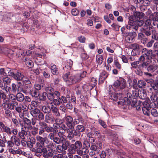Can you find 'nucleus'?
<instances>
[{
	"label": "nucleus",
	"mask_w": 158,
	"mask_h": 158,
	"mask_svg": "<svg viewBox=\"0 0 158 158\" xmlns=\"http://www.w3.org/2000/svg\"><path fill=\"white\" fill-rule=\"evenodd\" d=\"M132 14L130 17V21L128 22V25L126 26V28L130 29L136 24L139 27L143 26L144 22L141 19L144 16V14L142 12L136 11L133 13H132Z\"/></svg>",
	"instance_id": "obj_1"
},
{
	"label": "nucleus",
	"mask_w": 158,
	"mask_h": 158,
	"mask_svg": "<svg viewBox=\"0 0 158 158\" xmlns=\"http://www.w3.org/2000/svg\"><path fill=\"white\" fill-rule=\"evenodd\" d=\"M131 47L133 49H129L132 56H134L138 55L140 52L142 46L139 45L137 43L132 44H131Z\"/></svg>",
	"instance_id": "obj_2"
},
{
	"label": "nucleus",
	"mask_w": 158,
	"mask_h": 158,
	"mask_svg": "<svg viewBox=\"0 0 158 158\" xmlns=\"http://www.w3.org/2000/svg\"><path fill=\"white\" fill-rule=\"evenodd\" d=\"M142 54L147 60H151L155 57V55L153 54V51L152 50H148L146 48H143Z\"/></svg>",
	"instance_id": "obj_3"
},
{
	"label": "nucleus",
	"mask_w": 158,
	"mask_h": 158,
	"mask_svg": "<svg viewBox=\"0 0 158 158\" xmlns=\"http://www.w3.org/2000/svg\"><path fill=\"white\" fill-rule=\"evenodd\" d=\"M137 35V34L136 32L133 31L129 32L128 34H126V35L124 36L125 37V41L129 43L133 42L136 36Z\"/></svg>",
	"instance_id": "obj_4"
},
{
	"label": "nucleus",
	"mask_w": 158,
	"mask_h": 158,
	"mask_svg": "<svg viewBox=\"0 0 158 158\" xmlns=\"http://www.w3.org/2000/svg\"><path fill=\"white\" fill-rule=\"evenodd\" d=\"M141 31L147 37L150 36L153 32L151 27L148 26H143V27L141 28Z\"/></svg>",
	"instance_id": "obj_5"
},
{
	"label": "nucleus",
	"mask_w": 158,
	"mask_h": 158,
	"mask_svg": "<svg viewBox=\"0 0 158 158\" xmlns=\"http://www.w3.org/2000/svg\"><path fill=\"white\" fill-rule=\"evenodd\" d=\"M127 89H124L122 90H119V97H120V94L123 95V97H127L128 98L127 101L129 102L131 100H132V96L131 94L129 92H127Z\"/></svg>",
	"instance_id": "obj_6"
},
{
	"label": "nucleus",
	"mask_w": 158,
	"mask_h": 158,
	"mask_svg": "<svg viewBox=\"0 0 158 158\" xmlns=\"http://www.w3.org/2000/svg\"><path fill=\"white\" fill-rule=\"evenodd\" d=\"M128 98L127 97H123V95L120 94V97H119V105L124 106L123 108H126V105L128 104V102L127 101Z\"/></svg>",
	"instance_id": "obj_7"
},
{
	"label": "nucleus",
	"mask_w": 158,
	"mask_h": 158,
	"mask_svg": "<svg viewBox=\"0 0 158 158\" xmlns=\"http://www.w3.org/2000/svg\"><path fill=\"white\" fill-rule=\"evenodd\" d=\"M81 81V78H79L78 74L76 75H72L69 77V83H76L79 82Z\"/></svg>",
	"instance_id": "obj_8"
},
{
	"label": "nucleus",
	"mask_w": 158,
	"mask_h": 158,
	"mask_svg": "<svg viewBox=\"0 0 158 158\" xmlns=\"http://www.w3.org/2000/svg\"><path fill=\"white\" fill-rule=\"evenodd\" d=\"M65 120L66 121V124L70 130L72 129L73 127L72 122L73 121V118L70 116H67L65 117Z\"/></svg>",
	"instance_id": "obj_9"
},
{
	"label": "nucleus",
	"mask_w": 158,
	"mask_h": 158,
	"mask_svg": "<svg viewBox=\"0 0 158 158\" xmlns=\"http://www.w3.org/2000/svg\"><path fill=\"white\" fill-rule=\"evenodd\" d=\"M126 85L125 80L122 77H119V90L126 89Z\"/></svg>",
	"instance_id": "obj_10"
},
{
	"label": "nucleus",
	"mask_w": 158,
	"mask_h": 158,
	"mask_svg": "<svg viewBox=\"0 0 158 158\" xmlns=\"http://www.w3.org/2000/svg\"><path fill=\"white\" fill-rule=\"evenodd\" d=\"M2 100L3 102V105L5 103L7 105V102L8 101V99L7 98V96L5 92H0V103L1 100Z\"/></svg>",
	"instance_id": "obj_11"
},
{
	"label": "nucleus",
	"mask_w": 158,
	"mask_h": 158,
	"mask_svg": "<svg viewBox=\"0 0 158 158\" xmlns=\"http://www.w3.org/2000/svg\"><path fill=\"white\" fill-rule=\"evenodd\" d=\"M23 75L18 71L15 72L13 78L17 81H21L23 77Z\"/></svg>",
	"instance_id": "obj_12"
},
{
	"label": "nucleus",
	"mask_w": 158,
	"mask_h": 158,
	"mask_svg": "<svg viewBox=\"0 0 158 158\" xmlns=\"http://www.w3.org/2000/svg\"><path fill=\"white\" fill-rule=\"evenodd\" d=\"M129 9H128L125 6H124L123 7H121L120 8V11L121 12L123 11H127V10H129L132 11V13H133V12H135L136 11V8L135 7L132 5H131L129 6Z\"/></svg>",
	"instance_id": "obj_13"
},
{
	"label": "nucleus",
	"mask_w": 158,
	"mask_h": 158,
	"mask_svg": "<svg viewBox=\"0 0 158 158\" xmlns=\"http://www.w3.org/2000/svg\"><path fill=\"white\" fill-rule=\"evenodd\" d=\"M11 140L13 142L14 144L17 146H19L20 145V140L16 136L13 135L11 137Z\"/></svg>",
	"instance_id": "obj_14"
},
{
	"label": "nucleus",
	"mask_w": 158,
	"mask_h": 158,
	"mask_svg": "<svg viewBox=\"0 0 158 158\" xmlns=\"http://www.w3.org/2000/svg\"><path fill=\"white\" fill-rule=\"evenodd\" d=\"M150 18L153 22H158V12H156L150 15Z\"/></svg>",
	"instance_id": "obj_15"
},
{
	"label": "nucleus",
	"mask_w": 158,
	"mask_h": 158,
	"mask_svg": "<svg viewBox=\"0 0 158 158\" xmlns=\"http://www.w3.org/2000/svg\"><path fill=\"white\" fill-rule=\"evenodd\" d=\"M109 98L112 100H113L114 101H117L118 98V93L117 92H114L112 93L111 94L109 92Z\"/></svg>",
	"instance_id": "obj_16"
},
{
	"label": "nucleus",
	"mask_w": 158,
	"mask_h": 158,
	"mask_svg": "<svg viewBox=\"0 0 158 158\" xmlns=\"http://www.w3.org/2000/svg\"><path fill=\"white\" fill-rule=\"evenodd\" d=\"M97 81L95 78L92 77L89 82V86L90 87V90L92 89L97 85Z\"/></svg>",
	"instance_id": "obj_17"
},
{
	"label": "nucleus",
	"mask_w": 158,
	"mask_h": 158,
	"mask_svg": "<svg viewBox=\"0 0 158 158\" xmlns=\"http://www.w3.org/2000/svg\"><path fill=\"white\" fill-rule=\"evenodd\" d=\"M17 100L20 102H22L24 100V96L23 94L21 93H18L16 96Z\"/></svg>",
	"instance_id": "obj_18"
},
{
	"label": "nucleus",
	"mask_w": 158,
	"mask_h": 158,
	"mask_svg": "<svg viewBox=\"0 0 158 158\" xmlns=\"http://www.w3.org/2000/svg\"><path fill=\"white\" fill-rule=\"evenodd\" d=\"M147 85L146 82L142 80H139L137 83L138 86L140 88L143 89Z\"/></svg>",
	"instance_id": "obj_19"
},
{
	"label": "nucleus",
	"mask_w": 158,
	"mask_h": 158,
	"mask_svg": "<svg viewBox=\"0 0 158 158\" xmlns=\"http://www.w3.org/2000/svg\"><path fill=\"white\" fill-rule=\"evenodd\" d=\"M108 76V74L105 72H103L100 75L99 78V81H101L102 82H103L106 79Z\"/></svg>",
	"instance_id": "obj_20"
},
{
	"label": "nucleus",
	"mask_w": 158,
	"mask_h": 158,
	"mask_svg": "<svg viewBox=\"0 0 158 158\" xmlns=\"http://www.w3.org/2000/svg\"><path fill=\"white\" fill-rule=\"evenodd\" d=\"M149 65V62L148 61H146L142 62V63L139 64V69H142L147 68Z\"/></svg>",
	"instance_id": "obj_21"
},
{
	"label": "nucleus",
	"mask_w": 158,
	"mask_h": 158,
	"mask_svg": "<svg viewBox=\"0 0 158 158\" xmlns=\"http://www.w3.org/2000/svg\"><path fill=\"white\" fill-rule=\"evenodd\" d=\"M137 100L135 98H133L132 100L128 102V105H131V106L135 107L138 105Z\"/></svg>",
	"instance_id": "obj_22"
},
{
	"label": "nucleus",
	"mask_w": 158,
	"mask_h": 158,
	"mask_svg": "<svg viewBox=\"0 0 158 158\" xmlns=\"http://www.w3.org/2000/svg\"><path fill=\"white\" fill-rule=\"evenodd\" d=\"M157 69L156 66L155 64H151L148 67L147 69L149 73H153Z\"/></svg>",
	"instance_id": "obj_23"
},
{
	"label": "nucleus",
	"mask_w": 158,
	"mask_h": 158,
	"mask_svg": "<svg viewBox=\"0 0 158 158\" xmlns=\"http://www.w3.org/2000/svg\"><path fill=\"white\" fill-rule=\"evenodd\" d=\"M59 130L62 131V133H65L66 131H67L68 133L69 132V129H70L69 128H68L64 124H62L60 126H59Z\"/></svg>",
	"instance_id": "obj_24"
},
{
	"label": "nucleus",
	"mask_w": 158,
	"mask_h": 158,
	"mask_svg": "<svg viewBox=\"0 0 158 158\" xmlns=\"http://www.w3.org/2000/svg\"><path fill=\"white\" fill-rule=\"evenodd\" d=\"M139 63V60L135 61L131 63V69L132 70H133L134 69H137L139 68V65H138Z\"/></svg>",
	"instance_id": "obj_25"
},
{
	"label": "nucleus",
	"mask_w": 158,
	"mask_h": 158,
	"mask_svg": "<svg viewBox=\"0 0 158 158\" xmlns=\"http://www.w3.org/2000/svg\"><path fill=\"white\" fill-rule=\"evenodd\" d=\"M58 127L57 126H54V127H50V126H48L44 128L45 130L48 132H51L54 131L55 130H57Z\"/></svg>",
	"instance_id": "obj_26"
},
{
	"label": "nucleus",
	"mask_w": 158,
	"mask_h": 158,
	"mask_svg": "<svg viewBox=\"0 0 158 158\" xmlns=\"http://www.w3.org/2000/svg\"><path fill=\"white\" fill-rule=\"evenodd\" d=\"M112 87L113 88L114 92H117L118 91V80L115 81L112 85Z\"/></svg>",
	"instance_id": "obj_27"
},
{
	"label": "nucleus",
	"mask_w": 158,
	"mask_h": 158,
	"mask_svg": "<svg viewBox=\"0 0 158 158\" xmlns=\"http://www.w3.org/2000/svg\"><path fill=\"white\" fill-rule=\"evenodd\" d=\"M5 85H8L11 82V79L7 75L2 79Z\"/></svg>",
	"instance_id": "obj_28"
},
{
	"label": "nucleus",
	"mask_w": 158,
	"mask_h": 158,
	"mask_svg": "<svg viewBox=\"0 0 158 158\" xmlns=\"http://www.w3.org/2000/svg\"><path fill=\"white\" fill-rule=\"evenodd\" d=\"M51 109L52 112L54 113L56 116H59L60 115V114L58 111V109L57 107H54L53 106H52L51 107Z\"/></svg>",
	"instance_id": "obj_29"
},
{
	"label": "nucleus",
	"mask_w": 158,
	"mask_h": 158,
	"mask_svg": "<svg viewBox=\"0 0 158 158\" xmlns=\"http://www.w3.org/2000/svg\"><path fill=\"white\" fill-rule=\"evenodd\" d=\"M70 145V142L68 140L65 141L63 143L62 145V149L66 150L69 147Z\"/></svg>",
	"instance_id": "obj_30"
},
{
	"label": "nucleus",
	"mask_w": 158,
	"mask_h": 158,
	"mask_svg": "<svg viewBox=\"0 0 158 158\" xmlns=\"http://www.w3.org/2000/svg\"><path fill=\"white\" fill-rule=\"evenodd\" d=\"M77 150V149L75 148L73 144L71 145L69 149V151L70 154H74Z\"/></svg>",
	"instance_id": "obj_31"
},
{
	"label": "nucleus",
	"mask_w": 158,
	"mask_h": 158,
	"mask_svg": "<svg viewBox=\"0 0 158 158\" xmlns=\"http://www.w3.org/2000/svg\"><path fill=\"white\" fill-rule=\"evenodd\" d=\"M51 70L52 73L54 75H57L59 73L58 69L55 65L51 66Z\"/></svg>",
	"instance_id": "obj_32"
},
{
	"label": "nucleus",
	"mask_w": 158,
	"mask_h": 158,
	"mask_svg": "<svg viewBox=\"0 0 158 158\" xmlns=\"http://www.w3.org/2000/svg\"><path fill=\"white\" fill-rule=\"evenodd\" d=\"M9 109L11 110H13L14 109L15 107L18 105V103L17 102H14L11 103H9L8 102H7V105Z\"/></svg>",
	"instance_id": "obj_33"
},
{
	"label": "nucleus",
	"mask_w": 158,
	"mask_h": 158,
	"mask_svg": "<svg viewBox=\"0 0 158 158\" xmlns=\"http://www.w3.org/2000/svg\"><path fill=\"white\" fill-rule=\"evenodd\" d=\"M150 85L154 90L157 91L158 90V80H156L155 81H154L153 83L150 84Z\"/></svg>",
	"instance_id": "obj_34"
},
{
	"label": "nucleus",
	"mask_w": 158,
	"mask_h": 158,
	"mask_svg": "<svg viewBox=\"0 0 158 158\" xmlns=\"http://www.w3.org/2000/svg\"><path fill=\"white\" fill-rule=\"evenodd\" d=\"M46 96L48 97V94L46 92H44L42 94H39V96L40 100L43 101L46 100Z\"/></svg>",
	"instance_id": "obj_35"
},
{
	"label": "nucleus",
	"mask_w": 158,
	"mask_h": 158,
	"mask_svg": "<svg viewBox=\"0 0 158 158\" xmlns=\"http://www.w3.org/2000/svg\"><path fill=\"white\" fill-rule=\"evenodd\" d=\"M42 111L45 113L49 114L51 111V109L49 106H43L42 107Z\"/></svg>",
	"instance_id": "obj_36"
},
{
	"label": "nucleus",
	"mask_w": 158,
	"mask_h": 158,
	"mask_svg": "<svg viewBox=\"0 0 158 158\" xmlns=\"http://www.w3.org/2000/svg\"><path fill=\"white\" fill-rule=\"evenodd\" d=\"M23 121L26 124L29 126L28 128L29 129H31L32 128V126H31V122L30 119L27 118H24L23 119Z\"/></svg>",
	"instance_id": "obj_37"
},
{
	"label": "nucleus",
	"mask_w": 158,
	"mask_h": 158,
	"mask_svg": "<svg viewBox=\"0 0 158 158\" xmlns=\"http://www.w3.org/2000/svg\"><path fill=\"white\" fill-rule=\"evenodd\" d=\"M96 59L97 62L99 64H102L103 59V56L102 55H98L96 56Z\"/></svg>",
	"instance_id": "obj_38"
},
{
	"label": "nucleus",
	"mask_w": 158,
	"mask_h": 158,
	"mask_svg": "<svg viewBox=\"0 0 158 158\" xmlns=\"http://www.w3.org/2000/svg\"><path fill=\"white\" fill-rule=\"evenodd\" d=\"M58 131L57 130H55L54 131H53V132H51L48 136V137L51 140H53L54 139V138L56 135V133L58 132Z\"/></svg>",
	"instance_id": "obj_39"
},
{
	"label": "nucleus",
	"mask_w": 158,
	"mask_h": 158,
	"mask_svg": "<svg viewBox=\"0 0 158 158\" xmlns=\"http://www.w3.org/2000/svg\"><path fill=\"white\" fill-rule=\"evenodd\" d=\"M76 130L80 133L85 130V128L82 125H78L76 127Z\"/></svg>",
	"instance_id": "obj_40"
},
{
	"label": "nucleus",
	"mask_w": 158,
	"mask_h": 158,
	"mask_svg": "<svg viewBox=\"0 0 158 158\" xmlns=\"http://www.w3.org/2000/svg\"><path fill=\"white\" fill-rule=\"evenodd\" d=\"M29 93L33 97L36 98L38 97L40 94L39 91H36V90L33 91L30 90Z\"/></svg>",
	"instance_id": "obj_41"
},
{
	"label": "nucleus",
	"mask_w": 158,
	"mask_h": 158,
	"mask_svg": "<svg viewBox=\"0 0 158 158\" xmlns=\"http://www.w3.org/2000/svg\"><path fill=\"white\" fill-rule=\"evenodd\" d=\"M24 87V89L23 90V93H26V92H28L29 91H30V90H31V85L25 84Z\"/></svg>",
	"instance_id": "obj_42"
},
{
	"label": "nucleus",
	"mask_w": 158,
	"mask_h": 158,
	"mask_svg": "<svg viewBox=\"0 0 158 158\" xmlns=\"http://www.w3.org/2000/svg\"><path fill=\"white\" fill-rule=\"evenodd\" d=\"M73 144L75 146V148H76L77 150L81 149L82 147V143L79 141H76Z\"/></svg>",
	"instance_id": "obj_43"
},
{
	"label": "nucleus",
	"mask_w": 158,
	"mask_h": 158,
	"mask_svg": "<svg viewBox=\"0 0 158 158\" xmlns=\"http://www.w3.org/2000/svg\"><path fill=\"white\" fill-rule=\"evenodd\" d=\"M53 102H54L56 105H59L60 103H62L61 97H56L55 99H54Z\"/></svg>",
	"instance_id": "obj_44"
},
{
	"label": "nucleus",
	"mask_w": 158,
	"mask_h": 158,
	"mask_svg": "<svg viewBox=\"0 0 158 158\" xmlns=\"http://www.w3.org/2000/svg\"><path fill=\"white\" fill-rule=\"evenodd\" d=\"M156 94H153L150 97L151 100L153 102H158V96Z\"/></svg>",
	"instance_id": "obj_45"
},
{
	"label": "nucleus",
	"mask_w": 158,
	"mask_h": 158,
	"mask_svg": "<svg viewBox=\"0 0 158 158\" xmlns=\"http://www.w3.org/2000/svg\"><path fill=\"white\" fill-rule=\"evenodd\" d=\"M48 98L50 101H54V99H55L56 97H55L53 92L48 94Z\"/></svg>",
	"instance_id": "obj_46"
},
{
	"label": "nucleus",
	"mask_w": 158,
	"mask_h": 158,
	"mask_svg": "<svg viewBox=\"0 0 158 158\" xmlns=\"http://www.w3.org/2000/svg\"><path fill=\"white\" fill-rule=\"evenodd\" d=\"M53 151H52V150H49V152H47V154H46V155H43V156L45 158H48L49 157H52L53 155Z\"/></svg>",
	"instance_id": "obj_47"
},
{
	"label": "nucleus",
	"mask_w": 158,
	"mask_h": 158,
	"mask_svg": "<svg viewBox=\"0 0 158 158\" xmlns=\"http://www.w3.org/2000/svg\"><path fill=\"white\" fill-rule=\"evenodd\" d=\"M73 61L71 60H69V61L67 62L65 67L68 69H70L73 65Z\"/></svg>",
	"instance_id": "obj_48"
},
{
	"label": "nucleus",
	"mask_w": 158,
	"mask_h": 158,
	"mask_svg": "<svg viewBox=\"0 0 158 158\" xmlns=\"http://www.w3.org/2000/svg\"><path fill=\"white\" fill-rule=\"evenodd\" d=\"M150 109H147L145 108H142V111L144 115L147 116H149L150 115Z\"/></svg>",
	"instance_id": "obj_49"
},
{
	"label": "nucleus",
	"mask_w": 158,
	"mask_h": 158,
	"mask_svg": "<svg viewBox=\"0 0 158 158\" xmlns=\"http://www.w3.org/2000/svg\"><path fill=\"white\" fill-rule=\"evenodd\" d=\"M82 88L84 91L85 92H86L87 91L91 90L89 84V85L85 84L82 86Z\"/></svg>",
	"instance_id": "obj_50"
},
{
	"label": "nucleus",
	"mask_w": 158,
	"mask_h": 158,
	"mask_svg": "<svg viewBox=\"0 0 158 158\" xmlns=\"http://www.w3.org/2000/svg\"><path fill=\"white\" fill-rule=\"evenodd\" d=\"M56 145L55 144V143L52 142L50 143L47 145V147L48 148H50V150H52V151H53V149L55 148H56Z\"/></svg>",
	"instance_id": "obj_51"
},
{
	"label": "nucleus",
	"mask_w": 158,
	"mask_h": 158,
	"mask_svg": "<svg viewBox=\"0 0 158 158\" xmlns=\"http://www.w3.org/2000/svg\"><path fill=\"white\" fill-rule=\"evenodd\" d=\"M72 131H69L70 133H72L74 135L77 136H80L81 135V133H80L78 131L76 130H75L74 129H72Z\"/></svg>",
	"instance_id": "obj_52"
},
{
	"label": "nucleus",
	"mask_w": 158,
	"mask_h": 158,
	"mask_svg": "<svg viewBox=\"0 0 158 158\" xmlns=\"http://www.w3.org/2000/svg\"><path fill=\"white\" fill-rule=\"evenodd\" d=\"M142 104L143 106V107L142 108H145L148 109H150L151 106L148 103L146 102H142Z\"/></svg>",
	"instance_id": "obj_53"
},
{
	"label": "nucleus",
	"mask_w": 158,
	"mask_h": 158,
	"mask_svg": "<svg viewBox=\"0 0 158 158\" xmlns=\"http://www.w3.org/2000/svg\"><path fill=\"white\" fill-rule=\"evenodd\" d=\"M45 90L47 94H49L54 92V89L51 87H48L46 88Z\"/></svg>",
	"instance_id": "obj_54"
},
{
	"label": "nucleus",
	"mask_w": 158,
	"mask_h": 158,
	"mask_svg": "<svg viewBox=\"0 0 158 158\" xmlns=\"http://www.w3.org/2000/svg\"><path fill=\"white\" fill-rule=\"evenodd\" d=\"M151 112L152 115L155 117H157L158 116V114L157 110L155 109L152 108V109L151 110Z\"/></svg>",
	"instance_id": "obj_55"
},
{
	"label": "nucleus",
	"mask_w": 158,
	"mask_h": 158,
	"mask_svg": "<svg viewBox=\"0 0 158 158\" xmlns=\"http://www.w3.org/2000/svg\"><path fill=\"white\" fill-rule=\"evenodd\" d=\"M25 63L27 66L30 68H32L34 66V63L31 60H28Z\"/></svg>",
	"instance_id": "obj_56"
},
{
	"label": "nucleus",
	"mask_w": 158,
	"mask_h": 158,
	"mask_svg": "<svg viewBox=\"0 0 158 158\" xmlns=\"http://www.w3.org/2000/svg\"><path fill=\"white\" fill-rule=\"evenodd\" d=\"M40 110L37 108H36L32 110V111L31 112V114L32 115H33L35 114H38L40 113Z\"/></svg>",
	"instance_id": "obj_57"
},
{
	"label": "nucleus",
	"mask_w": 158,
	"mask_h": 158,
	"mask_svg": "<svg viewBox=\"0 0 158 158\" xmlns=\"http://www.w3.org/2000/svg\"><path fill=\"white\" fill-rule=\"evenodd\" d=\"M71 12L72 15L74 16H77L79 13V11L76 8L72 9Z\"/></svg>",
	"instance_id": "obj_58"
},
{
	"label": "nucleus",
	"mask_w": 158,
	"mask_h": 158,
	"mask_svg": "<svg viewBox=\"0 0 158 158\" xmlns=\"http://www.w3.org/2000/svg\"><path fill=\"white\" fill-rule=\"evenodd\" d=\"M3 129L4 131L8 134L10 135L11 134V132L9 127L5 126Z\"/></svg>",
	"instance_id": "obj_59"
},
{
	"label": "nucleus",
	"mask_w": 158,
	"mask_h": 158,
	"mask_svg": "<svg viewBox=\"0 0 158 158\" xmlns=\"http://www.w3.org/2000/svg\"><path fill=\"white\" fill-rule=\"evenodd\" d=\"M80 120L78 118H75L74 119L73 121L72 122V124L73 125L72 129H74L75 125L76 124H79L80 123Z\"/></svg>",
	"instance_id": "obj_60"
},
{
	"label": "nucleus",
	"mask_w": 158,
	"mask_h": 158,
	"mask_svg": "<svg viewBox=\"0 0 158 158\" xmlns=\"http://www.w3.org/2000/svg\"><path fill=\"white\" fill-rule=\"evenodd\" d=\"M38 118L39 120H43L44 119V115L40 111L38 114Z\"/></svg>",
	"instance_id": "obj_61"
},
{
	"label": "nucleus",
	"mask_w": 158,
	"mask_h": 158,
	"mask_svg": "<svg viewBox=\"0 0 158 158\" xmlns=\"http://www.w3.org/2000/svg\"><path fill=\"white\" fill-rule=\"evenodd\" d=\"M145 36L146 35L143 33L141 32L139 33L138 34V39L141 41Z\"/></svg>",
	"instance_id": "obj_62"
},
{
	"label": "nucleus",
	"mask_w": 158,
	"mask_h": 158,
	"mask_svg": "<svg viewBox=\"0 0 158 158\" xmlns=\"http://www.w3.org/2000/svg\"><path fill=\"white\" fill-rule=\"evenodd\" d=\"M142 69H137L135 71L136 74L139 76H142L143 74V73L142 71Z\"/></svg>",
	"instance_id": "obj_63"
},
{
	"label": "nucleus",
	"mask_w": 158,
	"mask_h": 158,
	"mask_svg": "<svg viewBox=\"0 0 158 158\" xmlns=\"http://www.w3.org/2000/svg\"><path fill=\"white\" fill-rule=\"evenodd\" d=\"M37 140L39 141V143L42 144H44L45 139L44 138L40 136H39L37 138Z\"/></svg>",
	"instance_id": "obj_64"
}]
</instances>
